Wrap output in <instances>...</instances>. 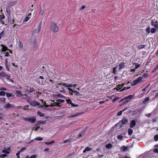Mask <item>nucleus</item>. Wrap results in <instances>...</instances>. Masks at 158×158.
<instances>
[{"label":"nucleus","instance_id":"obj_1","mask_svg":"<svg viewBox=\"0 0 158 158\" xmlns=\"http://www.w3.org/2000/svg\"><path fill=\"white\" fill-rule=\"evenodd\" d=\"M50 28L53 32L56 33L59 31V27L57 24L54 22H52L51 24Z\"/></svg>","mask_w":158,"mask_h":158},{"label":"nucleus","instance_id":"obj_2","mask_svg":"<svg viewBox=\"0 0 158 158\" xmlns=\"http://www.w3.org/2000/svg\"><path fill=\"white\" fill-rule=\"evenodd\" d=\"M134 96V94L129 95L128 96L125 97L124 98L121 99L120 101H119V102H123V104L127 103L131 99H132Z\"/></svg>","mask_w":158,"mask_h":158},{"label":"nucleus","instance_id":"obj_3","mask_svg":"<svg viewBox=\"0 0 158 158\" xmlns=\"http://www.w3.org/2000/svg\"><path fill=\"white\" fill-rule=\"evenodd\" d=\"M143 77H138L136 80L133 81L131 83V84L132 86H134L135 85L140 84L142 82Z\"/></svg>","mask_w":158,"mask_h":158},{"label":"nucleus","instance_id":"obj_4","mask_svg":"<svg viewBox=\"0 0 158 158\" xmlns=\"http://www.w3.org/2000/svg\"><path fill=\"white\" fill-rule=\"evenodd\" d=\"M1 46L2 47V48L0 50V52L2 54L4 53V52H5L9 49L6 46L3 45H1Z\"/></svg>","mask_w":158,"mask_h":158},{"label":"nucleus","instance_id":"obj_5","mask_svg":"<svg viewBox=\"0 0 158 158\" xmlns=\"http://www.w3.org/2000/svg\"><path fill=\"white\" fill-rule=\"evenodd\" d=\"M0 77L3 78L6 77L8 78L10 77V76L6 74L4 72H0Z\"/></svg>","mask_w":158,"mask_h":158},{"label":"nucleus","instance_id":"obj_6","mask_svg":"<svg viewBox=\"0 0 158 158\" xmlns=\"http://www.w3.org/2000/svg\"><path fill=\"white\" fill-rule=\"evenodd\" d=\"M124 85V84H121V85H120L119 84V92L122 91L124 90H126L127 89H129L130 88V87H128L127 88H126L125 87H124L123 89H122L121 87H123V86Z\"/></svg>","mask_w":158,"mask_h":158},{"label":"nucleus","instance_id":"obj_7","mask_svg":"<svg viewBox=\"0 0 158 158\" xmlns=\"http://www.w3.org/2000/svg\"><path fill=\"white\" fill-rule=\"evenodd\" d=\"M151 24L156 28L158 27V22L157 21L154 22L152 20Z\"/></svg>","mask_w":158,"mask_h":158},{"label":"nucleus","instance_id":"obj_8","mask_svg":"<svg viewBox=\"0 0 158 158\" xmlns=\"http://www.w3.org/2000/svg\"><path fill=\"white\" fill-rule=\"evenodd\" d=\"M27 102H29L30 103V105L33 106H40V103L38 102H32V103L28 101H27Z\"/></svg>","mask_w":158,"mask_h":158},{"label":"nucleus","instance_id":"obj_9","mask_svg":"<svg viewBox=\"0 0 158 158\" xmlns=\"http://www.w3.org/2000/svg\"><path fill=\"white\" fill-rule=\"evenodd\" d=\"M17 3V1L10 2L8 3V6H9L10 7L13 6Z\"/></svg>","mask_w":158,"mask_h":158},{"label":"nucleus","instance_id":"obj_10","mask_svg":"<svg viewBox=\"0 0 158 158\" xmlns=\"http://www.w3.org/2000/svg\"><path fill=\"white\" fill-rule=\"evenodd\" d=\"M36 120V118L34 117H30L29 119V122L31 123H34Z\"/></svg>","mask_w":158,"mask_h":158},{"label":"nucleus","instance_id":"obj_11","mask_svg":"<svg viewBox=\"0 0 158 158\" xmlns=\"http://www.w3.org/2000/svg\"><path fill=\"white\" fill-rule=\"evenodd\" d=\"M7 51L5 52H4V54H5L4 56H10L9 55V53H12V51L9 49Z\"/></svg>","mask_w":158,"mask_h":158},{"label":"nucleus","instance_id":"obj_12","mask_svg":"<svg viewBox=\"0 0 158 158\" xmlns=\"http://www.w3.org/2000/svg\"><path fill=\"white\" fill-rule=\"evenodd\" d=\"M6 11L7 16H9L10 15V7L9 6H7L6 8Z\"/></svg>","mask_w":158,"mask_h":158},{"label":"nucleus","instance_id":"obj_13","mask_svg":"<svg viewBox=\"0 0 158 158\" xmlns=\"http://www.w3.org/2000/svg\"><path fill=\"white\" fill-rule=\"evenodd\" d=\"M62 85L65 87L70 88L73 86V85L68 83H64L62 84Z\"/></svg>","mask_w":158,"mask_h":158},{"label":"nucleus","instance_id":"obj_14","mask_svg":"<svg viewBox=\"0 0 158 158\" xmlns=\"http://www.w3.org/2000/svg\"><path fill=\"white\" fill-rule=\"evenodd\" d=\"M56 101L57 102V103L59 106V104L63 103L65 102L64 100L61 99H57L56 100Z\"/></svg>","mask_w":158,"mask_h":158},{"label":"nucleus","instance_id":"obj_15","mask_svg":"<svg viewBox=\"0 0 158 158\" xmlns=\"http://www.w3.org/2000/svg\"><path fill=\"white\" fill-rule=\"evenodd\" d=\"M44 11V8H42V7H40V11L39 12V15H42L43 14Z\"/></svg>","mask_w":158,"mask_h":158},{"label":"nucleus","instance_id":"obj_16","mask_svg":"<svg viewBox=\"0 0 158 158\" xmlns=\"http://www.w3.org/2000/svg\"><path fill=\"white\" fill-rule=\"evenodd\" d=\"M136 124L135 121L133 120H132L130 124V127L131 128H133L135 126Z\"/></svg>","mask_w":158,"mask_h":158},{"label":"nucleus","instance_id":"obj_17","mask_svg":"<svg viewBox=\"0 0 158 158\" xmlns=\"http://www.w3.org/2000/svg\"><path fill=\"white\" fill-rule=\"evenodd\" d=\"M85 132L84 131H81L80 133L78 135V138L79 139H80L82 138L84 135Z\"/></svg>","mask_w":158,"mask_h":158},{"label":"nucleus","instance_id":"obj_18","mask_svg":"<svg viewBox=\"0 0 158 158\" xmlns=\"http://www.w3.org/2000/svg\"><path fill=\"white\" fill-rule=\"evenodd\" d=\"M28 89L27 90V92L28 93H31L34 91L35 89L33 88L29 87L28 88Z\"/></svg>","mask_w":158,"mask_h":158},{"label":"nucleus","instance_id":"obj_19","mask_svg":"<svg viewBox=\"0 0 158 158\" xmlns=\"http://www.w3.org/2000/svg\"><path fill=\"white\" fill-rule=\"evenodd\" d=\"M125 64L124 62H122L119 64V69H123L125 66Z\"/></svg>","mask_w":158,"mask_h":158},{"label":"nucleus","instance_id":"obj_20","mask_svg":"<svg viewBox=\"0 0 158 158\" xmlns=\"http://www.w3.org/2000/svg\"><path fill=\"white\" fill-rule=\"evenodd\" d=\"M150 98L148 97L144 99V100L142 102L143 104H147L149 101Z\"/></svg>","mask_w":158,"mask_h":158},{"label":"nucleus","instance_id":"obj_21","mask_svg":"<svg viewBox=\"0 0 158 158\" xmlns=\"http://www.w3.org/2000/svg\"><path fill=\"white\" fill-rule=\"evenodd\" d=\"M122 122L123 124H125L127 123L128 122V119L127 118H124L122 120Z\"/></svg>","mask_w":158,"mask_h":158},{"label":"nucleus","instance_id":"obj_22","mask_svg":"<svg viewBox=\"0 0 158 158\" xmlns=\"http://www.w3.org/2000/svg\"><path fill=\"white\" fill-rule=\"evenodd\" d=\"M92 150V148L89 147H86L83 151V153H85L87 151H89Z\"/></svg>","mask_w":158,"mask_h":158},{"label":"nucleus","instance_id":"obj_23","mask_svg":"<svg viewBox=\"0 0 158 158\" xmlns=\"http://www.w3.org/2000/svg\"><path fill=\"white\" fill-rule=\"evenodd\" d=\"M133 66H134V67H135V69H136L140 67L141 65V64H138L137 63H135L133 64Z\"/></svg>","mask_w":158,"mask_h":158},{"label":"nucleus","instance_id":"obj_24","mask_svg":"<svg viewBox=\"0 0 158 158\" xmlns=\"http://www.w3.org/2000/svg\"><path fill=\"white\" fill-rule=\"evenodd\" d=\"M127 148L125 146H122L120 150L121 151L125 152L127 150Z\"/></svg>","mask_w":158,"mask_h":158},{"label":"nucleus","instance_id":"obj_25","mask_svg":"<svg viewBox=\"0 0 158 158\" xmlns=\"http://www.w3.org/2000/svg\"><path fill=\"white\" fill-rule=\"evenodd\" d=\"M8 16V22H10L12 24L14 22V19H13L12 21L11 18L10 17V16Z\"/></svg>","mask_w":158,"mask_h":158},{"label":"nucleus","instance_id":"obj_26","mask_svg":"<svg viewBox=\"0 0 158 158\" xmlns=\"http://www.w3.org/2000/svg\"><path fill=\"white\" fill-rule=\"evenodd\" d=\"M10 148H7L6 150H3L2 151V152L5 153L6 154H9L10 153V152L8 150H9Z\"/></svg>","mask_w":158,"mask_h":158},{"label":"nucleus","instance_id":"obj_27","mask_svg":"<svg viewBox=\"0 0 158 158\" xmlns=\"http://www.w3.org/2000/svg\"><path fill=\"white\" fill-rule=\"evenodd\" d=\"M37 114L40 117H43L45 115L44 114L38 111H37Z\"/></svg>","mask_w":158,"mask_h":158},{"label":"nucleus","instance_id":"obj_28","mask_svg":"<svg viewBox=\"0 0 158 158\" xmlns=\"http://www.w3.org/2000/svg\"><path fill=\"white\" fill-rule=\"evenodd\" d=\"M117 66L114 67L113 68V73L115 74H116L117 73Z\"/></svg>","mask_w":158,"mask_h":158},{"label":"nucleus","instance_id":"obj_29","mask_svg":"<svg viewBox=\"0 0 158 158\" xmlns=\"http://www.w3.org/2000/svg\"><path fill=\"white\" fill-rule=\"evenodd\" d=\"M45 121H43L42 120L38 121L37 122V123L38 124H45Z\"/></svg>","mask_w":158,"mask_h":158},{"label":"nucleus","instance_id":"obj_30","mask_svg":"<svg viewBox=\"0 0 158 158\" xmlns=\"http://www.w3.org/2000/svg\"><path fill=\"white\" fill-rule=\"evenodd\" d=\"M68 89L69 91H71L72 92L76 93H78L79 94H80V93L79 92L73 90L72 89L70 88H69V87L68 88Z\"/></svg>","mask_w":158,"mask_h":158},{"label":"nucleus","instance_id":"obj_31","mask_svg":"<svg viewBox=\"0 0 158 158\" xmlns=\"http://www.w3.org/2000/svg\"><path fill=\"white\" fill-rule=\"evenodd\" d=\"M19 48L22 49L23 48V44L20 41H19Z\"/></svg>","mask_w":158,"mask_h":158},{"label":"nucleus","instance_id":"obj_32","mask_svg":"<svg viewBox=\"0 0 158 158\" xmlns=\"http://www.w3.org/2000/svg\"><path fill=\"white\" fill-rule=\"evenodd\" d=\"M112 147V145L111 143H108L106 144V147L107 148H110Z\"/></svg>","mask_w":158,"mask_h":158},{"label":"nucleus","instance_id":"obj_33","mask_svg":"<svg viewBox=\"0 0 158 158\" xmlns=\"http://www.w3.org/2000/svg\"><path fill=\"white\" fill-rule=\"evenodd\" d=\"M133 133V130L131 128H129L128 130V134L129 135H131Z\"/></svg>","mask_w":158,"mask_h":158},{"label":"nucleus","instance_id":"obj_34","mask_svg":"<svg viewBox=\"0 0 158 158\" xmlns=\"http://www.w3.org/2000/svg\"><path fill=\"white\" fill-rule=\"evenodd\" d=\"M145 47V45H139L138 47V49H141L142 48H144Z\"/></svg>","mask_w":158,"mask_h":158},{"label":"nucleus","instance_id":"obj_35","mask_svg":"<svg viewBox=\"0 0 158 158\" xmlns=\"http://www.w3.org/2000/svg\"><path fill=\"white\" fill-rule=\"evenodd\" d=\"M5 107L7 108H10L12 107L11 105L9 103H7L6 106Z\"/></svg>","mask_w":158,"mask_h":158},{"label":"nucleus","instance_id":"obj_36","mask_svg":"<svg viewBox=\"0 0 158 158\" xmlns=\"http://www.w3.org/2000/svg\"><path fill=\"white\" fill-rule=\"evenodd\" d=\"M54 143V141H52L51 142H45L44 143H45V144H47V145H49V144H52V143Z\"/></svg>","mask_w":158,"mask_h":158},{"label":"nucleus","instance_id":"obj_37","mask_svg":"<svg viewBox=\"0 0 158 158\" xmlns=\"http://www.w3.org/2000/svg\"><path fill=\"white\" fill-rule=\"evenodd\" d=\"M35 140H38V141H41L43 139L42 137H38L37 138H35Z\"/></svg>","mask_w":158,"mask_h":158},{"label":"nucleus","instance_id":"obj_38","mask_svg":"<svg viewBox=\"0 0 158 158\" xmlns=\"http://www.w3.org/2000/svg\"><path fill=\"white\" fill-rule=\"evenodd\" d=\"M4 31L3 30L0 33V39H1L2 36H4Z\"/></svg>","mask_w":158,"mask_h":158},{"label":"nucleus","instance_id":"obj_39","mask_svg":"<svg viewBox=\"0 0 158 158\" xmlns=\"http://www.w3.org/2000/svg\"><path fill=\"white\" fill-rule=\"evenodd\" d=\"M41 101H42V103H43L45 107H49V105H47L46 103L45 102H44L43 100H41Z\"/></svg>","mask_w":158,"mask_h":158},{"label":"nucleus","instance_id":"obj_40","mask_svg":"<svg viewBox=\"0 0 158 158\" xmlns=\"http://www.w3.org/2000/svg\"><path fill=\"white\" fill-rule=\"evenodd\" d=\"M16 94L20 96L22 95L21 92L20 91L16 90Z\"/></svg>","mask_w":158,"mask_h":158},{"label":"nucleus","instance_id":"obj_41","mask_svg":"<svg viewBox=\"0 0 158 158\" xmlns=\"http://www.w3.org/2000/svg\"><path fill=\"white\" fill-rule=\"evenodd\" d=\"M146 31L147 33H149L150 32H151L150 27H147L146 29Z\"/></svg>","mask_w":158,"mask_h":158},{"label":"nucleus","instance_id":"obj_42","mask_svg":"<svg viewBox=\"0 0 158 158\" xmlns=\"http://www.w3.org/2000/svg\"><path fill=\"white\" fill-rule=\"evenodd\" d=\"M5 92L3 91L0 92V96H4L5 95Z\"/></svg>","mask_w":158,"mask_h":158},{"label":"nucleus","instance_id":"obj_43","mask_svg":"<svg viewBox=\"0 0 158 158\" xmlns=\"http://www.w3.org/2000/svg\"><path fill=\"white\" fill-rule=\"evenodd\" d=\"M70 141H71V140L70 139H67L64 140V141L63 142V143H65L67 142H70Z\"/></svg>","mask_w":158,"mask_h":158},{"label":"nucleus","instance_id":"obj_44","mask_svg":"<svg viewBox=\"0 0 158 158\" xmlns=\"http://www.w3.org/2000/svg\"><path fill=\"white\" fill-rule=\"evenodd\" d=\"M118 125V123H117L115 125H114L112 127L113 130H114V129H115Z\"/></svg>","mask_w":158,"mask_h":158},{"label":"nucleus","instance_id":"obj_45","mask_svg":"<svg viewBox=\"0 0 158 158\" xmlns=\"http://www.w3.org/2000/svg\"><path fill=\"white\" fill-rule=\"evenodd\" d=\"M6 96L7 97H10L12 96V94L11 93H6Z\"/></svg>","mask_w":158,"mask_h":158},{"label":"nucleus","instance_id":"obj_46","mask_svg":"<svg viewBox=\"0 0 158 158\" xmlns=\"http://www.w3.org/2000/svg\"><path fill=\"white\" fill-rule=\"evenodd\" d=\"M7 156V155L6 154H2L0 155V157L3 158L6 157Z\"/></svg>","mask_w":158,"mask_h":158},{"label":"nucleus","instance_id":"obj_47","mask_svg":"<svg viewBox=\"0 0 158 158\" xmlns=\"http://www.w3.org/2000/svg\"><path fill=\"white\" fill-rule=\"evenodd\" d=\"M66 101L67 102V103L69 104H71V103H72L71 100L69 99L67 100Z\"/></svg>","mask_w":158,"mask_h":158},{"label":"nucleus","instance_id":"obj_48","mask_svg":"<svg viewBox=\"0 0 158 158\" xmlns=\"http://www.w3.org/2000/svg\"><path fill=\"white\" fill-rule=\"evenodd\" d=\"M156 31V29L154 28H153L151 29V32L152 33H154Z\"/></svg>","mask_w":158,"mask_h":158},{"label":"nucleus","instance_id":"obj_49","mask_svg":"<svg viewBox=\"0 0 158 158\" xmlns=\"http://www.w3.org/2000/svg\"><path fill=\"white\" fill-rule=\"evenodd\" d=\"M30 18V17L28 16H26L25 19H24V21L25 22L27 21Z\"/></svg>","mask_w":158,"mask_h":158},{"label":"nucleus","instance_id":"obj_50","mask_svg":"<svg viewBox=\"0 0 158 158\" xmlns=\"http://www.w3.org/2000/svg\"><path fill=\"white\" fill-rule=\"evenodd\" d=\"M20 152H18L16 154V156H17V158H20L19 155Z\"/></svg>","mask_w":158,"mask_h":158},{"label":"nucleus","instance_id":"obj_51","mask_svg":"<svg viewBox=\"0 0 158 158\" xmlns=\"http://www.w3.org/2000/svg\"><path fill=\"white\" fill-rule=\"evenodd\" d=\"M118 97H115L112 100L113 102H114L115 101L118 100Z\"/></svg>","mask_w":158,"mask_h":158},{"label":"nucleus","instance_id":"obj_52","mask_svg":"<svg viewBox=\"0 0 158 158\" xmlns=\"http://www.w3.org/2000/svg\"><path fill=\"white\" fill-rule=\"evenodd\" d=\"M154 139L156 141H157L158 140V135H156L154 137Z\"/></svg>","mask_w":158,"mask_h":158},{"label":"nucleus","instance_id":"obj_53","mask_svg":"<svg viewBox=\"0 0 158 158\" xmlns=\"http://www.w3.org/2000/svg\"><path fill=\"white\" fill-rule=\"evenodd\" d=\"M29 117L24 118H23V120L25 121H28L29 122Z\"/></svg>","mask_w":158,"mask_h":158},{"label":"nucleus","instance_id":"obj_54","mask_svg":"<svg viewBox=\"0 0 158 158\" xmlns=\"http://www.w3.org/2000/svg\"><path fill=\"white\" fill-rule=\"evenodd\" d=\"M77 115H78V114H73V115H70V116H69V117L71 118H73V117H75L76 116H77Z\"/></svg>","mask_w":158,"mask_h":158},{"label":"nucleus","instance_id":"obj_55","mask_svg":"<svg viewBox=\"0 0 158 158\" xmlns=\"http://www.w3.org/2000/svg\"><path fill=\"white\" fill-rule=\"evenodd\" d=\"M53 106H59L57 103V102L56 101V102H54L53 103Z\"/></svg>","mask_w":158,"mask_h":158},{"label":"nucleus","instance_id":"obj_56","mask_svg":"<svg viewBox=\"0 0 158 158\" xmlns=\"http://www.w3.org/2000/svg\"><path fill=\"white\" fill-rule=\"evenodd\" d=\"M25 148L22 147L21 148L20 150L19 151V152H20L21 153V152H22L23 150H25Z\"/></svg>","mask_w":158,"mask_h":158},{"label":"nucleus","instance_id":"obj_57","mask_svg":"<svg viewBox=\"0 0 158 158\" xmlns=\"http://www.w3.org/2000/svg\"><path fill=\"white\" fill-rule=\"evenodd\" d=\"M36 155L35 154L31 156L30 157V158H36Z\"/></svg>","mask_w":158,"mask_h":158},{"label":"nucleus","instance_id":"obj_58","mask_svg":"<svg viewBox=\"0 0 158 158\" xmlns=\"http://www.w3.org/2000/svg\"><path fill=\"white\" fill-rule=\"evenodd\" d=\"M0 101L2 102H5L6 101V98H1Z\"/></svg>","mask_w":158,"mask_h":158},{"label":"nucleus","instance_id":"obj_59","mask_svg":"<svg viewBox=\"0 0 158 158\" xmlns=\"http://www.w3.org/2000/svg\"><path fill=\"white\" fill-rule=\"evenodd\" d=\"M35 126H36V127L35 128V130L37 131L38 129L40 128V127L39 126H38L37 124H36Z\"/></svg>","mask_w":158,"mask_h":158},{"label":"nucleus","instance_id":"obj_60","mask_svg":"<svg viewBox=\"0 0 158 158\" xmlns=\"http://www.w3.org/2000/svg\"><path fill=\"white\" fill-rule=\"evenodd\" d=\"M0 90H6L7 89L5 87H2L0 88Z\"/></svg>","mask_w":158,"mask_h":158},{"label":"nucleus","instance_id":"obj_61","mask_svg":"<svg viewBox=\"0 0 158 158\" xmlns=\"http://www.w3.org/2000/svg\"><path fill=\"white\" fill-rule=\"evenodd\" d=\"M151 113H149L148 114H146L145 115V116L147 117L148 118H149L151 117Z\"/></svg>","mask_w":158,"mask_h":158},{"label":"nucleus","instance_id":"obj_62","mask_svg":"<svg viewBox=\"0 0 158 158\" xmlns=\"http://www.w3.org/2000/svg\"><path fill=\"white\" fill-rule=\"evenodd\" d=\"M2 19L1 17L0 18V23H1L2 24H3L4 22Z\"/></svg>","mask_w":158,"mask_h":158},{"label":"nucleus","instance_id":"obj_63","mask_svg":"<svg viewBox=\"0 0 158 158\" xmlns=\"http://www.w3.org/2000/svg\"><path fill=\"white\" fill-rule=\"evenodd\" d=\"M86 7V6L85 5L82 6L80 8L81 10H82Z\"/></svg>","mask_w":158,"mask_h":158},{"label":"nucleus","instance_id":"obj_64","mask_svg":"<svg viewBox=\"0 0 158 158\" xmlns=\"http://www.w3.org/2000/svg\"><path fill=\"white\" fill-rule=\"evenodd\" d=\"M119 158H130L129 157H128L127 156H121Z\"/></svg>","mask_w":158,"mask_h":158}]
</instances>
